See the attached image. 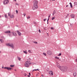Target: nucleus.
<instances>
[{"label":"nucleus","mask_w":77,"mask_h":77,"mask_svg":"<svg viewBox=\"0 0 77 77\" xmlns=\"http://www.w3.org/2000/svg\"><path fill=\"white\" fill-rule=\"evenodd\" d=\"M24 75H25V76L27 75V74H26V73H24Z\"/></svg>","instance_id":"e433bc0d"},{"label":"nucleus","mask_w":77,"mask_h":77,"mask_svg":"<svg viewBox=\"0 0 77 77\" xmlns=\"http://www.w3.org/2000/svg\"><path fill=\"white\" fill-rule=\"evenodd\" d=\"M67 15H69V14H67Z\"/></svg>","instance_id":"4d7b16f0"},{"label":"nucleus","mask_w":77,"mask_h":77,"mask_svg":"<svg viewBox=\"0 0 77 77\" xmlns=\"http://www.w3.org/2000/svg\"><path fill=\"white\" fill-rule=\"evenodd\" d=\"M8 17H9V16H10V15H11V14L10 13H8Z\"/></svg>","instance_id":"393cba45"},{"label":"nucleus","mask_w":77,"mask_h":77,"mask_svg":"<svg viewBox=\"0 0 77 77\" xmlns=\"http://www.w3.org/2000/svg\"><path fill=\"white\" fill-rule=\"evenodd\" d=\"M42 76H43V77H44V75H42Z\"/></svg>","instance_id":"8fccbe9b"},{"label":"nucleus","mask_w":77,"mask_h":77,"mask_svg":"<svg viewBox=\"0 0 77 77\" xmlns=\"http://www.w3.org/2000/svg\"><path fill=\"white\" fill-rule=\"evenodd\" d=\"M52 0V1H55V0Z\"/></svg>","instance_id":"49530a36"},{"label":"nucleus","mask_w":77,"mask_h":77,"mask_svg":"<svg viewBox=\"0 0 77 77\" xmlns=\"http://www.w3.org/2000/svg\"><path fill=\"white\" fill-rule=\"evenodd\" d=\"M46 20H47V19H44V21H46Z\"/></svg>","instance_id":"c85d7f7f"},{"label":"nucleus","mask_w":77,"mask_h":77,"mask_svg":"<svg viewBox=\"0 0 77 77\" xmlns=\"http://www.w3.org/2000/svg\"><path fill=\"white\" fill-rule=\"evenodd\" d=\"M50 15H51V14H50V15L48 16V18H49L50 17Z\"/></svg>","instance_id":"a19ab883"},{"label":"nucleus","mask_w":77,"mask_h":77,"mask_svg":"<svg viewBox=\"0 0 77 77\" xmlns=\"http://www.w3.org/2000/svg\"><path fill=\"white\" fill-rule=\"evenodd\" d=\"M76 72H75L74 73H73V75L74 77H75L76 76Z\"/></svg>","instance_id":"ddd939ff"},{"label":"nucleus","mask_w":77,"mask_h":77,"mask_svg":"<svg viewBox=\"0 0 77 77\" xmlns=\"http://www.w3.org/2000/svg\"><path fill=\"white\" fill-rule=\"evenodd\" d=\"M39 33H41V30H40V29L39 30Z\"/></svg>","instance_id":"58836bf2"},{"label":"nucleus","mask_w":77,"mask_h":77,"mask_svg":"<svg viewBox=\"0 0 77 77\" xmlns=\"http://www.w3.org/2000/svg\"><path fill=\"white\" fill-rule=\"evenodd\" d=\"M30 75H27L28 77H30Z\"/></svg>","instance_id":"c03bdc74"},{"label":"nucleus","mask_w":77,"mask_h":77,"mask_svg":"<svg viewBox=\"0 0 77 77\" xmlns=\"http://www.w3.org/2000/svg\"><path fill=\"white\" fill-rule=\"evenodd\" d=\"M58 56H61V53H60L58 55Z\"/></svg>","instance_id":"473e14b6"},{"label":"nucleus","mask_w":77,"mask_h":77,"mask_svg":"<svg viewBox=\"0 0 77 77\" xmlns=\"http://www.w3.org/2000/svg\"><path fill=\"white\" fill-rule=\"evenodd\" d=\"M56 11L55 10H54L53 13V15H54V14H56Z\"/></svg>","instance_id":"4468645a"},{"label":"nucleus","mask_w":77,"mask_h":77,"mask_svg":"<svg viewBox=\"0 0 77 77\" xmlns=\"http://www.w3.org/2000/svg\"><path fill=\"white\" fill-rule=\"evenodd\" d=\"M9 3V1L8 0H5L3 2L4 5H6L8 4Z\"/></svg>","instance_id":"423d86ee"},{"label":"nucleus","mask_w":77,"mask_h":77,"mask_svg":"<svg viewBox=\"0 0 77 77\" xmlns=\"http://www.w3.org/2000/svg\"><path fill=\"white\" fill-rule=\"evenodd\" d=\"M31 64L32 63L30 62L26 61L24 65L25 66H26V67H29Z\"/></svg>","instance_id":"7ed1b4c3"},{"label":"nucleus","mask_w":77,"mask_h":77,"mask_svg":"<svg viewBox=\"0 0 77 77\" xmlns=\"http://www.w3.org/2000/svg\"><path fill=\"white\" fill-rule=\"evenodd\" d=\"M17 27H18V26H16Z\"/></svg>","instance_id":"680f3d73"},{"label":"nucleus","mask_w":77,"mask_h":77,"mask_svg":"<svg viewBox=\"0 0 77 77\" xmlns=\"http://www.w3.org/2000/svg\"><path fill=\"white\" fill-rule=\"evenodd\" d=\"M17 59L20 60V57H17Z\"/></svg>","instance_id":"ea45409f"},{"label":"nucleus","mask_w":77,"mask_h":77,"mask_svg":"<svg viewBox=\"0 0 77 77\" xmlns=\"http://www.w3.org/2000/svg\"><path fill=\"white\" fill-rule=\"evenodd\" d=\"M47 34L48 35V33H47Z\"/></svg>","instance_id":"052dcab7"},{"label":"nucleus","mask_w":77,"mask_h":77,"mask_svg":"<svg viewBox=\"0 0 77 77\" xmlns=\"http://www.w3.org/2000/svg\"><path fill=\"white\" fill-rule=\"evenodd\" d=\"M23 52L25 54H27V51H23Z\"/></svg>","instance_id":"dca6fc26"},{"label":"nucleus","mask_w":77,"mask_h":77,"mask_svg":"<svg viewBox=\"0 0 77 77\" xmlns=\"http://www.w3.org/2000/svg\"><path fill=\"white\" fill-rule=\"evenodd\" d=\"M70 5L71 8H72V4Z\"/></svg>","instance_id":"c9c22d12"},{"label":"nucleus","mask_w":77,"mask_h":77,"mask_svg":"<svg viewBox=\"0 0 77 77\" xmlns=\"http://www.w3.org/2000/svg\"><path fill=\"white\" fill-rule=\"evenodd\" d=\"M56 65L57 67H59L60 69L62 71H66V69H67V67H64L62 66H60V64L58 62H57L56 63Z\"/></svg>","instance_id":"f257e3e1"},{"label":"nucleus","mask_w":77,"mask_h":77,"mask_svg":"<svg viewBox=\"0 0 77 77\" xmlns=\"http://www.w3.org/2000/svg\"><path fill=\"white\" fill-rule=\"evenodd\" d=\"M5 33H11V32L9 31H8L5 32Z\"/></svg>","instance_id":"9d476101"},{"label":"nucleus","mask_w":77,"mask_h":77,"mask_svg":"<svg viewBox=\"0 0 77 77\" xmlns=\"http://www.w3.org/2000/svg\"><path fill=\"white\" fill-rule=\"evenodd\" d=\"M70 17H71V18H74V17H75V15L73 14H71L70 15Z\"/></svg>","instance_id":"1a4fd4ad"},{"label":"nucleus","mask_w":77,"mask_h":77,"mask_svg":"<svg viewBox=\"0 0 77 77\" xmlns=\"http://www.w3.org/2000/svg\"><path fill=\"white\" fill-rule=\"evenodd\" d=\"M70 26H71L72 27V26H73V25L72 24H70Z\"/></svg>","instance_id":"f704fd0d"},{"label":"nucleus","mask_w":77,"mask_h":77,"mask_svg":"<svg viewBox=\"0 0 77 77\" xmlns=\"http://www.w3.org/2000/svg\"><path fill=\"white\" fill-rule=\"evenodd\" d=\"M7 45V46H9V47H11L12 48H14V45L12 43L10 44V43H8L6 44Z\"/></svg>","instance_id":"20e7f679"},{"label":"nucleus","mask_w":77,"mask_h":77,"mask_svg":"<svg viewBox=\"0 0 77 77\" xmlns=\"http://www.w3.org/2000/svg\"><path fill=\"white\" fill-rule=\"evenodd\" d=\"M74 5H75V6H76V5H77V3L76 2H75L74 3Z\"/></svg>","instance_id":"6ab92c4d"},{"label":"nucleus","mask_w":77,"mask_h":77,"mask_svg":"<svg viewBox=\"0 0 77 77\" xmlns=\"http://www.w3.org/2000/svg\"><path fill=\"white\" fill-rule=\"evenodd\" d=\"M51 29H52V30H54V28H53V27H51Z\"/></svg>","instance_id":"72a5a7b5"},{"label":"nucleus","mask_w":77,"mask_h":77,"mask_svg":"<svg viewBox=\"0 0 77 77\" xmlns=\"http://www.w3.org/2000/svg\"><path fill=\"white\" fill-rule=\"evenodd\" d=\"M75 62H77V57L75 59Z\"/></svg>","instance_id":"2f4dec72"},{"label":"nucleus","mask_w":77,"mask_h":77,"mask_svg":"<svg viewBox=\"0 0 77 77\" xmlns=\"http://www.w3.org/2000/svg\"><path fill=\"white\" fill-rule=\"evenodd\" d=\"M47 24H48V22H47Z\"/></svg>","instance_id":"864d4df0"},{"label":"nucleus","mask_w":77,"mask_h":77,"mask_svg":"<svg viewBox=\"0 0 77 77\" xmlns=\"http://www.w3.org/2000/svg\"><path fill=\"white\" fill-rule=\"evenodd\" d=\"M49 74H50V75H53V71H49Z\"/></svg>","instance_id":"6e6552de"},{"label":"nucleus","mask_w":77,"mask_h":77,"mask_svg":"<svg viewBox=\"0 0 77 77\" xmlns=\"http://www.w3.org/2000/svg\"><path fill=\"white\" fill-rule=\"evenodd\" d=\"M16 12L17 14L18 13V11H17V10H16Z\"/></svg>","instance_id":"4c0bfd02"},{"label":"nucleus","mask_w":77,"mask_h":77,"mask_svg":"<svg viewBox=\"0 0 77 77\" xmlns=\"http://www.w3.org/2000/svg\"><path fill=\"white\" fill-rule=\"evenodd\" d=\"M14 1H15V2H16V1H17V0H14Z\"/></svg>","instance_id":"5fc2aeb1"},{"label":"nucleus","mask_w":77,"mask_h":77,"mask_svg":"<svg viewBox=\"0 0 77 77\" xmlns=\"http://www.w3.org/2000/svg\"><path fill=\"white\" fill-rule=\"evenodd\" d=\"M21 35V33H20V35Z\"/></svg>","instance_id":"37998d69"},{"label":"nucleus","mask_w":77,"mask_h":77,"mask_svg":"<svg viewBox=\"0 0 77 77\" xmlns=\"http://www.w3.org/2000/svg\"><path fill=\"white\" fill-rule=\"evenodd\" d=\"M5 18H8V16H7V15H6V14H5Z\"/></svg>","instance_id":"b1692460"},{"label":"nucleus","mask_w":77,"mask_h":77,"mask_svg":"<svg viewBox=\"0 0 77 77\" xmlns=\"http://www.w3.org/2000/svg\"><path fill=\"white\" fill-rule=\"evenodd\" d=\"M43 54L45 56H47V54H46V53L45 52L43 53Z\"/></svg>","instance_id":"f3484780"},{"label":"nucleus","mask_w":77,"mask_h":77,"mask_svg":"<svg viewBox=\"0 0 77 77\" xmlns=\"http://www.w3.org/2000/svg\"><path fill=\"white\" fill-rule=\"evenodd\" d=\"M2 68H3V67H2Z\"/></svg>","instance_id":"13d9d810"},{"label":"nucleus","mask_w":77,"mask_h":77,"mask_svg":"<svg viewBox=\"0 0 77 77\" xmlns=\"http://www.w3.org/2000/svg\"><path fill=\"white\" fill-rule=\"evenodd\" d=\"M10 18H14V15H11Z\"/></svg>","instance_id":"2eb2a0df"},{"label":"nucleus","mask_w":77,"mask_h":77,"mask_svg":"<svg viewBox=\"0 0 77 77\" xmlns=\"http://www.w3.org/2000/svg\"><path fill=\"white\" fill-rule=\"evenodd\" d=\"M55 19V17H52V20H54Z\"/></svg>","instance_id":"aec40b11"},{"label":"nucleus","mask_w":77,"mask_h":77,"mask_svg":"<svg viewBox=\"0 0 77 77\" xmlns=\"http://www.w3.org/2000/svg\"><path fill=\"white\" fill-rule=\"evenodd\" d=\"M1 53V51H0V54Z\"/></svg>","instance_id":"bf43d9fd"},{"label":"nucleus","mask_w":77,"mask_h":77,"mask_svg":"<svg viewBox=\"0 0 77 77\" xmlns=\"http://www.w3.org/2000/svg\"><path fill=\"white\" fill-rule=\"evenodd\" d=\"M10 66L11 67H14V65H10Z\"/></svg>","instance_id":"5701e85b"},{"label":"nucleus","mask_w":77,"mask_h":77,"mask_svg":"<svg viewBox=\"0 0 77 77\" xmlns=\"http://www.w3.org/2000/svg\"><path fill=\"white\" fill-rule=\"evenodd\" d=\"M69 4H70V5H71L72 4V3H71V2H70L69 3Z\"/></svg>","instance_id":"a18cd8bd"},{"label":"nucleus","mask_w":77,"mask_h":77,"mask_svg":"<svg viewBox=\"0 0 77 77\" xmlns=\"http://www.w3.org/2000/svg\"><path fill=\"white\" fill-rule=\"evenodd\" d=\"M23 15H24V16H26V13H24L23 14Z\"/></svg>","instance_id":"7c9ffc66"},{"label":"nucleus","mask_w":77,"mask_h":77,"mask_svg":"<svg viewBox=\"0 0 77 77\" xmlns=\"http://www.w3.org/2000/svg\"><path fill=\"white\" fill-rule=\"evenodd\" d=\"M0 17H1V16H0Z\"/></svg>","instance_id":"e2e57ef3"},{"label":"nucleus","mask_w":77,"mask_h":77,"mask_svg":"<svg viewBox=\"0 0 77 77\" xmlns=\"http://www.w3.org/2000/svg\"><path fill=\"white\" fill-rule=\"evenodd\" d=\"M16 5H18V4H16Z\"/></svg>","instance_id":"6e6d98bb"},{"label":"nucleus","mask_w":77,"mask_h":77,"mask_svg":"<svg viewBox=\"0 0 77 77\" xmlns=\"http://www.w3.org/2000/svg\"><path fill=\"white\" fill-rule=\"evenodd\" d=\"M4 69H7V70H8V71H9V70H11V69H12V68L8 67H4Z\"/></svg>","instance_id":"0eeeda50"},{"label":"nucleus","mask_w":77,"mask_h":77,"mask_svg":"<svg viewBox=\"0 0 77 77\" xmlns=\"http://www.w3.org/2000/svg\"><path fill=\"white\" fill-rule=\"evenodd\" d=\"M16 32H17V33L18 35H20V32H19L18 30H17V31H16Z\"/></svg>","instance_id":"a211bd4d"},{"label":"nucleus","mask_w":77,"mask_h":77,"mask_svg":"<svg viewBox=\"0 0 77 77\" xmlns=\"http://www.w3.org/2000/svg\"><path fill=\"white\" fill-rule=\"evenodd\" d=\"M34 3L32 9L33 10H35V9H37L38 8V7L37 5H38V2L37 1H34Z\"/></svg>","instance_id":"f03ea898"},{"label":"nucleus","mask_w":77,"mask_h":77,"mask_svg":"<svg viewBox=\"0 0 77 77\" xmlns=\"http://www.w3.org/2000/svg\"><path fill=\"white\" fill-rule=\"evenodd\" d=\"M28 52L29 53H31L32 52H31V51L30 50H29Z\"/></svg>","instance_id":"bb28decb"},{"label":"nucleus","mask_w":77,"mask_h":77,"mask_svg":"<svg viewBox=\"0 0 77 77\" xmlns=\"http://www.w3.org/2000/svg\"><path fill=\"white\" fill-rule=\"evenodd\" d=\"M29 75H30V73H29Z\"/></svg>","instance_id":"09e8293b"},{"label":"nucleus","mask_w":77,"mask_h":77,"mask_svg":"<svg viewBox=\"0 0 77 77\" xmlns=\"http://www.w3.org/2000/svg\"><path fill=\"white\" fill-rule=\"evenodd\" d=\"M14 71H17V70L15 69H14Z\"/></svg>","instance_id":"3c124183"},{"label":"nucleus","mask_w":77,"mask_h":77,"mask_svg":"<svg viewBox=\"0 0 77 77\" xmlns=\"http://www.w3.org/2000/svg\"><path fill=\"white\" fill-rule=\"evenodd\" d=\"M68 5H66V7H68Z\"/></svg>","instance_id":"603ef678"},{"label":"nucleus","mask_w":77,"mask_h":77,"mask_svg":"<svg viewBox=\"0 0 77 77\" xmlns=\"http://www.w3.org/2000/svg\"><path fill=\"white\" fill-rule=\"evenodd\" d=\"M3 40L2 39H0V43H3Z\"/></svg>","instance_id":"f8f14e48"},{"label":"nucleus","mask_w":77,"mask_h":77,"mask_svg":"<svg viewBox=\"0 0 77 77\" xmlns=\"http://www.w3.org/2000/svg\"><path fill=\"white\" fill-rule=\"evenodd\" d=\"M13 36H17V34H16L15 32H13Z\"/></svg>","instance_id":"9b49d317"},{"label":"nucleus","mask_w":77,"mask_h":77,"mask_svg":"<svg viewBox=\"0 0 77 77\" xmlns=\"http://www.w3.org/2000/svg\"><path fill=\"white\" fill-rule=\"evenodd\" d=\"M47 54H48V55H50L52 54V53L51 52V51L50 50H48L47 51Z\"/></svg>","instance_id":"39448f33"},{"label":"nucleus","mask_w":77,"mask_h":77,"mask_svg":"<svg viewBox=\"0 0 77 77\" xmlns=\"http://www.w3.org/2000/svg\"><path fill=\"white\" fill-rule=\"evenodd\" d=\"M20 60H21V58H20Z\"/></svg>","instance_id":"de8ad7c7"},{"label":"nucleus","mask_w":77,"mask_h":77,"mask_svg":"<svg viewBox=\"0 0 77 77\" xmlns=\"http://www.w3.org/2000/svg\"><path fill=\"white\" fill-rule=\"evenodd\" d=\"M55 59H59V57H55Z\"/></svg>","instance_id":"4be33fe9"},{"label":"nucleus","mask_w":77,"mask_h":77,"mask_svg":"<svg viewBox=\"0 0 77 77\" xmlns=\"http://www.w3.org/2000/svg\"><path fill=\"white\" fill-rule=\"evenodd\" d=\"M48 20H49V18H48L47 20V22H48Z\"/></svg>","instance_id":"79ce46f5"},{"label":"nucleus","mask_w":77,"mask_h":77,"mask_svg":"<svg viewBox=\"0 0 77 77\" xmlns=\"http://www.w3.org/2000/svg\"><path fill=\"white\" fill-rule=\"evenodd\" d=\"M30 17H29V16H28V17H27V19H30Z\"/></svg>","instance_id":"a878e982"},{"label":"nucleus","mask_w":77,"mask_h":77,"mask_svg":"<svg viewBox=\"0 0 77 77\" xmlns=\"http://www.w3.org/2000/svg\"><path fill=\"white\" fill-rule=\"evenodd\" d=\"M33 43H34L35 44H38V42L36 41H33Z\"/></svg>","instance_id":"412c9836"},{"label":"nucleus","mask_w":77,"mask_h":77,"mask_svg":"<svg viewBox=\"0 0 77 77\" xmlns=\"http://www.w3.org/2000/svg\"><path fill=\"white\" fill-rule=\"evenodd\" d=\"M37 70H39V69H34L33 70V71H37Z\"/></svg>","instance_id":"cd10ccee"},{"label":"nucleus","mask_w":77,"mask_h":77,"mask_svg":"<svg viewBox=\"0 0 77 77\" xmlns=\"http://www.w3.org/2000/svg\"><path fill=\"white\" fill-rule=\"evenodd\" d=\"M35 64V63H33V62H32V63H31V64H32V65H34V64Z\"/></svg>","instance_id":"c756f323"}]
</instances>
